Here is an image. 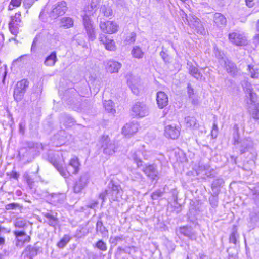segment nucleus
<instances>
[{"label": "nucleus", "instance_id": "nucleus-25", "mask_svg": "<svg viewBox=\"0 0 259 259\" xmlns=\"http://www.w3.org/2000/svg\"><path fill=\"white\" fill-rule=\"evenodd\" d=\"M143 153L140 150H137L131 152V156L134 160V162L136 163L137 167L141 168L143 166V161L141 160V155Z\"/></svg>", "mask_w": 259, "mask_h": 259}, {"label": "nucleus", "instance_id": "nucleus-36", "mask_svg": "<svg viewBox=\"0 0 259 259\" xmlns=\"http://www.w3.org/2000/svg\"><path fill=\"white\" fill-rule=\"evenodd\" d=\"M100 0H92L90 6H87L84 8V11L88 13L89 15L93 14L94 9L99 5Z\"/></svg>", "mask_w": 259, "mask_h": 259}, {"label": "nucleus", "instance_id": "nucleus-6", "mask_svg": "<svg viewBox=\"0 0 259 259\" xmlns=\"http://www.w3.org/2000/svg\"><path fill=\"white\" fill-rule=\"evenodd\" d=\"M28 85L29 81L25 79L16 83L14 90L13 96L17 102L22 100Z\"/></svg>", "mask_w": 259, "mask_h": 259}, {"label": "nucleus", "instance_id": "nucleus-32", "mask_svg": "<svg viewBox=\"0 0 259 259\" xmlns=\"http://www.w3.org/2000/svg\"><path fill=\"white\" fill-rule=\"evenodd\" d=\"M74 21L70 17H63L61 19L60 26L65 28H69L73 26Z\"/></svg>", "mask_w": 259, "mask_h": 259}, {"label": "nucleus", "instance_id": "nucleus-2", "mask_svg": "<svg viewBox=\"0 0 259 259\" xmlns=\"http://www.w3.org/2000/svg\"><path fill=\"white\" fill-rule=\"evenodd\" d=\"M246 96L247 98V104L248 106L249 111L252 114V117L256 120L259 119V104L256 103L257 100L256 94L250 88V84L247 85Z\"/></svg>", "mask_w": 259, "mask_h": 259}, {"label": "nucleus", "instance_id": "nucleus-56", "mask_svg": "<svg viewBox=\"0 0 259 259\" xmlns=\"http://www.w3.org/2000/svg\"><path fill=\"white\" fill-rule=\"evenodd\" d=\"M229 241L230 243L234 244L236 243L237 241V234L235 232H232L229 237Z\"/></svg>", "mask_w": 259, "mask_h": 259}, {"label": "nucleus", "instance_id": "nucleus-15", "mask_svg": "<svg viewBox=\"0 0 259 259\" xmlns=\"http://www.w3.org/2000/svg\"><path fill=\"white\" fill-rule=\"evenodd\" d=\"M88 181V176L87 175H83L80 176L78 181H77L73 187L74 192L76 193H79L85 187Z\"/></svg>", "mask_w": 259, "mask_h": 259}, {"label": "nucleus", "instance_id": "nucleus-42", "mask_svg": "<svg viewBox=\"0 0 259 259\" xmlns=\"http://www.w3.org/2000/svg\"><path fill=\"white\" fill-rule=\"evenodd\" d=\"M95 247L102 251H106L107 249L106 243L102 240L97 241L95 244Z\"/></svg>", "mask_w": 259, "mask_h": 259}, {"label": "nucleus", "instance_id": "nucleus-34", "mask_svg": "<svg viewBox=\"0 0 259 259\" xmlns=\"http://www.w3.org/2000/svg\"><path fill=\"white\" fill-rule=\"evenodd\" d=\"M96 230L97 232H100L103 236H107L108 234V230L104 226L102 222L98 220L96 223Z\"/></svg>", "mask_w": 259, "mask_h": 259}, {"label": "nucleus", "instance_id": "nucleus-61", "mask_svg": "<svg viewBox=\"0 0 259 259\" xmlns=\"http://www.w3.org/2000/svg\"><path fill=\"white\" fill-rule=\"evenodd\" d=\"M142 176L140 173H136L134 176H132V179L134 180H140L142 178Z\"/></svg>", "mask_w": 259, "mask_h": 259}, {"label": "nucleus", "instance_id": "nucleus-59", "mask_svg": "<svg viewBox=\"0 0 259 259\" xmlns=\"http://www.w3.org/2000/svg\"><path fill=\"white\" fill-rule=\"evenodd\" d=\"M18 206L15 203H10L6 206V209L7 210L14 209Z\"/></svg>", "mask_w": 259, "mask_h": 259}, {"label": "nucleus", "instance_id": "nucleus-14", "mask_svg": "<svg viewBox=\"0 0 259 259\" xmlns=\"http://www.w3.org/2000/svg\"><path fill=\"white\" fill-rule=\"evenodd\" d=\"M142 171L150 178L152 180L157 179L158 176V172L157 166L155 164H150L146 166H142Z\"/></svg>", "mask_w": 259, "mask_h": 259}, {"label": "nucleus", "instance_id": "nucleus-57", "mask_svg": "<svg viewBox=\"0 0 259 259\" xmlns=\"http://www.w3.org/2000/svg\"><path fill=\"white\" fill-rule=\"evenodd\" d=\"M25 179H26V181L27 183V184L30 186L33 183V181L32 179L31 178L30 176L28 174H25L24 175Z\"/></svg>", "mask_w": 259, "mask_h": 259}, {"label": "nucleus", "instance_id": "nucleus-10", "mask_svg": "<svg viewBox=\"0 0 259 259\" xmlns=\"http://www.w3.org/2000/svg\"><path fill=\"white\" fill-rule=\"evenodd\" d=\"M100 28L104 33L112 34L117 31L118 26L116 23L113 21H107L106 22H101Z\"/></svg>", "mask_w": 259, "mask_h": 259}, {"label": "nucleus", "instance_id": "nucleus-41", "mask_svg": "<svg viewBox=\"0 0 259 259\" xmlns=\"http://www.w3.org/2000/svg\"><path fill=\"white\" fill-rule=\"evenodd\" d=\"M100 11L106 17H109L112 14V10L109 7L103 5L100 8Z\"/></svg>", "mask_w": 259, "mask_h": 259}, {"label": "nucleus", "instance_id": "nucleus-9", "mask_svg": "<svg viewBox=\"0 0 259 259\" xmlns=\"http://www.w3.org/2000/svg\"><path fill=\"white\" fill-rule=\"evenodd\" d=\"M90 15L88 13H85L83 16V23L89 39L94 40L96 38V35Z\"/></svg>", "mask_w": 259, "mask_h": 259}, {"label": "nucleus", "instance_id": "nucleus-1", "mask_svg": "<svg viewBox=\"0 0 259 259\" xmlns=\"http://www.w3.org/2000/svg\"><path fill=\"white\" fill-rule=\"evenodd\" d=\"M123 191L120 186L111 181L108 185L107 188L100 194L99 198L102 200V203L105 202L107 196L110 200L118 201Z\"/></svg>", "mask_w": 259, "mask_h": 259}, {"label": "nucleus", "instance_id": "nucleus-60", "mask_svg": "<svg viewBox=\"0 0 259 259\" xmlns=\"http://www.w3.org/2000/svg\"><path fill=\"white\" fill-rule=\"evenodd\" d=\"M188 89V94L189 95V97H191V96L193 95V89L191 88L190 84L189 83L187 86Z\"/></svg>", "mask_w": 259, "mask_h": 259}, {"label": "nucleus", "instance_id": "nucleus-38", "mask_svg": "<svg viewBox=\"0 0 259 259\" xmlns=\"http://www.w3.org/2000/svg\"><path fill=\"white\" fill-rule=\"evenodd\" d=\"M103 105L105 110L108 112L112 114L115 112V109L113 108V102L111 100L105 101Z\"/></svg>", "mask_w": 259, "mask_h": 259}, {"label": "nucleus", "instance_id": "nucleus-63", "mask_svg": "<svg viewBox=\"0 0 259 259\" xmlns=\"http://www.w3.org/2000/svg\"><path fill=\"white\" fill-rule=\"evenodd\" d=\"M97 204H98V202L97 201H94L93 202H92L90 204H89L87 206H88V207H89V208L93 209L95 207L97 206Z\"/></svg>", "mask_w": 259, "mask_h": 259}, {"label": "nucleus", "instance_id": "nucleus-52", "mask_svg": "<svg viewBox=\"0 0 259 259\" xmlns=\"http://www.w3.org/2000/svg\"><path fill=\"white\" fill-rule=\"evenodd\" d=\"M218 131V127L217 123L216 121H214V122L213 124V126H212V129L211 133V136L213 138H214L217 137Z\"/></svg>", "mask_w": 259, "mask_h": 259}, {"label": "nucleus", "instance_id": "nucleus-45", "mask_svg": "<svg viewBox=\"0 0 259 259\" xmlns=\"http://www.w3.org/2000/svg\"><path fill=\"white\" fill-rule=\"evenodd\" d=\"M14 225L16 227L23 228L27 226V223L25 220L18 219L15 222Z\"/></svg>", "mask_w": 259, "mask_h": 259}, {"label": "nucleus", "instance_id": "nucleus-5", "mask_svg": "<svg viewBox=\"0 0 259 259\" xmlns=\"http://www.w3.org/2000/svg\"><path fill=\"white\" fill-rule=\"evenodd\" d=\"M100 143L104 154L112 155L116 152L117 147L115 142L111 141L108 136L103 135L100 139Z\"/></svg>", "mask_w": 259, "mask_h": 259}, {"label": "nucleus", "instance_id": "nucleus-37", "mask_svg": "<svg viewBox=\"0 0 259 259\" xmlns=\"http://www.w3.org/2000/svg\"><path fill=\"white\" fill-rule=\"evenodd\" d=\"M186 125L188 127L195 128L197 127L196 119L194 117H187L185 119Z\"/></svg>", "mask_w": 259, "mask_h": 259}, {"label": "nucleus", "instance_id": "nucleus-64", "mask_svg": "<svg viewBox=\"0 0 259 259\" xmlns=\"http://www.w3.org/2000/svg\"><path fill=\"white\" fill-rule=\"evenodd\" d=\"M254 41L256 44H259V34H256L253 37Z\"/></svg>", "mask_w": 259, "mask_h": 259}, {"label": "nucleus", "instance_id": "nucleus-33", "mask_svg": "<svg viewBox=\"0 0 259 259\" xmlns=\"http://www.w3.org/2000/svg\"><path fill=\"white\" fill-rule=\"evenodd\" d=\"M224 182L222 178H218L215 179L211 184V188L214 194L217 195L219 192L218 187L221 186Z\"/></svg>", "mask_w": 259, "mask_h": 259}, {"label": "nucleus", "instance_id": "nucleus-46", "mask_svg": "<svg viewBox=\"0 0 259 259\" xmlns=\"http://www.w3.org/2000/svg\"><path fill=\"white\" fill-rule=\"evenodd\" d=\"M136 35V33L132 32L128 36H126L125 42L126 44H133L135 41Z\"/></svg>", "mask_w": 259, "mask_h": 259}, {"label": "nucleus", "instance_id": "nucleus-53", "mask_svg": "<svg viewBox=\"0 0 259 259\" xmlns=\"http://www.w3.org/2000/svg\"><path fill=\"white\" fill-rule=\"evenodd\" d=\"M105 47L108 50H114L115 49V46L113 40L111 39L110 40L106 45H105Z\"/></svg>", "mask_w": 259, "mask_h": 259}, {"label": "nucleus", "instance_id": "nucleus-24", "mask_svg": "<svg viewBox=\"0 0 259 259\" xmlns=\"http://www.w3.org/2000/svg\"><path fill=\"white\" fill-rule=\"evenodd\" d=\"M230 41L236 46H242L243 37L241 34L233 32L229 35Z\"/></svg>", "mask_w": 259, "mask_h": 259}, {"label": "nucleus", "instance_id": "nucleus-39", "mask_svg": "<svg viewBox=\"0 0 259 259\" xmlns=\"http://www.w3.org/2000/svg\"><path fill=\"white\" fill-rule=\"evenodd\" d=\"M132 54L134 57L138 59L142 58L144 55V52L142 51L141 48L138 46L134 47L132 51Z\"/></svg>", "mask_w": 259, "mask_h": 259}, {"label": "nucleus", "instance_id": "nucleus-4", "mask_svg": "<svg viewBox=\"0 0 259 259\" xmlns=\"http://www.w3.org/2000/svg\"><path fill=\"white\" fill-rule=\"evenodd\" d=\"M132 115L136 118H143L150 113L149 106L144 102L138 101L132 107Z\"/></svg>", "mask_w": 259, "mask_h": 259}, {"label": "nucleus", "instance_id": "nucleus-35", "mask_svg": "<svg viewBox=\"0 0 259 259\" xmlns=\"http://www.w3.org/2000/svg\"><path fill=\"white\" fill-rule=\"evenodd\" d=\"M44 216L47 219L46 221L50 226L55 227L58 222V219L48 212H44Z\"/></svg>", "mask_w": 259, "mask_h": 259}, {"label": "nucleus", "instance_id": "nucleus-28", "mask_svg": "<svg viewBox=\"0 0 259 259\" xmlns=\"http://www.w3.org/2000/svg\"><path fill=\"white\" fill-rule=\"evenodd\" d=\"M250 190L252 194V198L256 204H259V184H256L255 186L247 187Z\"/></svg>", "mask_w": 259, "mask_h": 259}, {"label": "nucleus", "instance_id": "nucleus-3", "mask_svg": "<svg viewBox=\"0 0 259 259\" xmlns=\"http://www.w3.org/2000/svg\"><path fill=\"white\" fill-rule=\"evenodd\" d=\"M48 160L63 177L64 178L68 177V174L66 172L63 167L64 159L61 152H57L54 153L50 151L48 154Z\"/></svg>", "mask_w": 259, "mask_h": 259}, {"label": "nucleus", "instance_id": "nucleus-50", "mask_svg": "<svg viewBox=\"0 0 259 259\" xmlns=\"http://www.w3.org/2000/svg\"><path fill=\"white\" fill-rule=\"evenodd\" d=\"M22 0H11L9 6V10H12L14 7H19L21 4Z\"/></svg>", "mask_w": 259, "mask_h": 259}, {"label": "nucleus", "instance_id": "nucleus-58", "mask_svg": "<svg viewBox=\"0 0 259 259\" xmlns=\"http://www.w3.org/2000/svg\"><path fill=\"white\" fill-rule=\"evenodd\" d=\"M34 0H24V5L27 8H30L33 4Z\"/></svg>", "mask_w": 259, "mask_h": 259}, {"label": "nucleus", "instance_id": "nucleus-19", "mask_svg": "<svg viewBox=\"0 0 259 259\" xmlns=\"http://www.w3.org/2000/svg\"><path fill=\"white\" fill-rule=\"evenodd\" d=\"M156 100L158 107L161 109L166 106L168 103L167 95L162 91L157 92Z\"/></svg>", "mask_w": 259, "mask_h": 259}, {"label": "nucleus", "instance_id": "nucleus-30", "mask_svg": "<svg viewBox=\"0 0 259 259\" xmlns=\"http://www.w3.org/2000/svg\"><path fill=\"white\" fill-rule=\"evenodd\" d=\"M28 258L32 259L37 254V249L30 245L28 246L23 253Z\"/></svg>", "mask_w": 259, "mask_h": 259}, {"label": "nucleus", "instance_id": "nucleus-18", "mask_svg": "<svg viewBox=\"0 0 259 259\" xmlns=\"http://www.w3.org/2000/svg\"><path fill=\"white\" fill-rule=\"evenodd\" d=\"M138 130V125L136 123H128L122 128V133L126 136H130L136 133Z\"/></svg>", "mask_w": 259, "mask_h": 259}, {"label": "nucleus", "instance_id": "nucleus-47", "mask_svg": "<svg viewBox=\"0 0 259 259\" xmlns=\"http://www.w3.org/2000/svg\"><path fill=\"white\" fill-rule=\"evenodd\" d=\"M234 132L233 133V140H234V144L235 145H237L240 143V141L239 140L240 137L238 134V129L237 127H234Z\"/></svg>", "mask_w": 259, "mask_h": 259}, {"label": "nucleus", "instance_id": "nucleus-13", "mask_svg": "<svg viewBox=\"0 0 259 259\" xmlns=\"http://www.w3.org/2000/svg\"><path fill=\"white\" fill-rule=\"evenodd\" d=\"M179 231L182 235L188 237L191 240L197 239V234L193 228L190 226H184L179 228Z\"/></svg>", "mask_w": 259, "mask_h": 259}, {"label": "nucleus", "instance_id": "nucleus-29", "mask_svg": "<svg viewBox=\"0 0 259 259\" xmlns=\"http://www.w3.org/2000/svg\"><path fill=\"white\" fill-rule=\"evenodd\" d=\"M57 61V58L56 52L54 51L48 56L45 59L44 64L47 66H53Z\"/></svg>", "mask_w": 259, "mask_h": 259}, {"label": "nucleus", "instance_id": "nucleus-11", "mask_svg": "<svg viewBox=\"0 0 259 259\" xmlns=\"http://www.w3.org/2000/svg\"><path fill=\"white\" fill-rule=\"evenodd\" d=\"M180 127L176 124H169L165 126V136L172 139H177L180 134Z\"/></svg>", "mask_w": 259, "mask_h": 259}, {"label": "nucleus", "instance_id": "nucleus-8", "mask_svg": "<svg viewBox=\"0 0 259 259\" xmlns=\"http://www.w3.org/2000/svg\"><path fill=\"white\" fill-rule=\"evenodd\" d=\"M67 7L65 2H59L53 6V9L50 13V17L53 19H56L60 15H62L67 11Z\"/></svg>", "mask_w": 259, "mask_h": 259}, {"label": "nucleus", "instance_id": "nucleus-48", "mask_svg": "<svg viewBox=\"0 0 259 259\" xmlns=\"http://www.w3.org/2000/svg\"><path fill=\"white\" fill-rule=\"evenodd\" d=\"M124 252L128 254H133L137 252L138 248L135 246H128L122 249Z\"/></svg>", "mask_w": 259, "mask_h": 259}, {"label": "nucleus", "instance_id": "nucleus-43", "mask_svg": "<svg viewBox=\"0 0 259 259\" xmlns=\"http://www.w3.org/2000/svg\"><path fill=\"white\" fill-rule=\"evenodd\" d=\"M214 53L215 57L218 58L220 64L221 60H225L227 59L224 57V53L221 52L216 46L214 47Z\"/></svg>", "mask_w": 259, "mask_h": 259}, {"label": "nucleus", "instance_id": "nucleus-51", "mask_svg": "<svg viewBox=\"0 0 259 259\" xmlns=\"http://www.w3.org/2000/svg\"><path fill=\"white\" fill-rule=\"evenodd\" d=\"M20 17V13H16L15 16L12 17L11 21L10 22H13L14 24L18 25V23L21 22Z\"/></svg>", "mask_w": 259, "mask_h": 259}, {"label": "nucleus", "instance_id": "nucleus-62", "mask_svg": "<svg viewBox=\"0 0 259 259\" xmlns=\"http://www.w3.org/2000/svg\"><path fill=\"white\" fill-rule=\"evenodd\" d=\"M246 5L250 8L254 6V0H245Z\"/></svg>", "mask_w": 259, "mask_h": 259}, {"label": "nucleus", "instance_id": "nucleus-26", "mask_svg": "<svg viewBox=\"0 0 259 259\" xmlns=\"http://www.w3.org/2000/svg\"><path fill=\"white\" fill-rule=\"evenodd\" d=\"M257 154L256 152L251 148L250 150H244V156L247 159H249L250 164L253 165L255 163V160L256 158Z\"/></svg>", "mask_w": 259, "mask_h": 259}, {"label": "nucleus", "instance_id": "nucleus-54", "mask_svg": "<svg viewBox=\"0 0 259 259\" xmlns=\"http://www.w3.org/2000/svg\"><path fill=\"white\" fill-rule=\"evenodd\" d=\"M99 40L100 42H101L103 44L106 45L110 40H111V39H110L108 38L107 36H106L105 34H101L99 36Z\"/></svg>", "mask_w": 259, "mask_h": 259}, {"label": "nucleus", "instance_id": "nucleus-49", "mask_svg": "<svg viewBox=\"0 0 259 259\" xmlns=\"http://www.w3.org/2000/svg\"><path fill=\"white\" fill-rule=\"evenodd\" d=\"M217 195L215 194V195H212L209 198L210 204L213 207H215L218 205V198Z\"/></svg>", "mask_w": 259, "mask_h": 259}, {"label": "nucleus", "instance_id": "nucleus-55", "mask_svg": "<svg viewBox=\"0 0 259 259\" xmlns=\"http://www.w3.org/2000/svg\"><path fill=\"white\" fill-rule=\"evenodd\" d=\"M162 192L160 190H156L152 193V199L156 200L158 199V197H161L162 195Z\"/></svg>", "mask_w": 259, "mask_h": 259}, {"label": "nucleus", "instance_id": "nucleus-31", "mask_svg": "<svg viewBox=\"0 0 259 259\" xmlns=\"http://www.w3.org/2000/svg\"><path fill=\"white\" fill-rule=\"evenodd\" d=\"M250 227L254 228L259 227V211L257 213L252 212L250 217Z\"/></svg>", "mask_w": 259, "mask_h": 259}, {"label": "nucleus", "instance_id": "nucleus-40", "mask_svg": "<svg viewBox=\"0 0 259 259\" xmlns=\"http://www.w3.org/2000/svg\"><path fill=\"white\" fill-rule=\"evenodd\" d=\"M71 237L68 235H65L61 240L58 243V246L59 248H63L69 242Z\"/></svg>", "mask_w": 259, "mask_h": 259}, {"label": "nucleus", "instance_id": "nucleus-22", "mask_svg": "<svg viewBox=\"0 0 259 259\" xmlns=\"http://www.w3.org/2000/svg\"><path fill=\"white\" fill-rule=\"evenodd\" d=\"M65 199L66 195L64 193H53L51 195L50 200L55 205L63 203Z\"/></svg>", "mask_w": 259, "mask_h": 259}, {"label": "nucleus", "instance_id": "nucleus-27", "mask_svg": "<svg viewBox=\"0 0 259 259\" xmlns=\"http://www.w3.org/2000/svg\"><path fill=\"white\" fill-rule=\"evenodd\" d=\"M245 74L252 78H257L259 77L258 69L254 65H248Z\"/></svg>", "mask_w": 259, "mask_h": 259}, {"label": "nucleus", "instance_id": "nucleus-17", "mask_svg": "<svg viewBox=\"0 0 259 259\" xmlns=\"http://www.w3.org/2000/svg\"><path fill=\"white\" fill-rule=\"evenodd\" d=\"M186 68L188 70L189 74L193 77L199 80L202 79L203 77L202 74L199 71L198 69L193 65L191 62H187Z\"/></svg>", "mask_w": 259, "mask_h": 259}, {"label": "nucleus", "instance_id": "nucleus-23", "mask_svg": "<svg viewBox=\"0 0 259 259\" xmlns=\"http://www.w3.org/2000/svg\"><path fill=\"white\" fill-rule=\"evenodd\" d=\"M213 22L219 27H223L226 26L227 20L225 17L220 13H215L213 14Z\"/></svg>", "mask_w": 259, "mask_h": 259}, {"label": "nucleus", "instance_id": "nucleus-12", "mask_svg": "<svg viewBox=\"0 0 259 259\" xmlns=\"http://www.w3.org/2000/svg\"><path fill=\"white\" fill-rule=\"evenodd\" d=\"M80 163L79 162L78 159L74 157L70 160L68 165L66 166L65 169L66 172L68 174V176L71 174H76L78 172L79 170Z\"/></svg>", "mask_w": 259, "mask_h": 259}, {"label": "nucleus", "instance_id": "nucleus-44", "mask_svg": "<svg viewBox=\"0 0 259 259\" xmlns=\"http://www.w3.org/2000/svg\"><path fill=\"white\" fill-rule=\"evenodd\" d=\"M18 25L14 24L13 22H10L9 24V30L11 33L13 35H16L18 33Z\"/></svg>", "mask_w": 259, "mask_h": 259}, {"label": "nucleus", "instance_id": "nucleus-7", "mask_svg": "<svg viewBox=\"0 0 259 259\" xmlns=\"http://www.w3.org/2000/svg\"><path fill=\"white\" fill-rule=\"evenodd\" d=\"M187 20L189 26L194 29L197 33L201 34L205 33V29L202 23L199 19L195 16L190 14L187 16Z\"/></svg>", "mask_w": 259, "mask_h": 259}, {"label": "nucleus", "instance_id": "nucleus-20", "mask_svg": "<svg viewBox=\"0 0 259 259\" xmlns=\"http://www.w3.org/2000/svg\"><path fill=\"white\" fill-rule=\"evenodd\" d=\"M220 65L226 68V71L232 75L235 74L236 67L235 64L227 59L221 60Z\"/></svg>", "mask_w": 259, "mask_h": 259}, {"label": "nucleus", "instance_id": "nucleus-16", "mask_svg": "<svg viewBox=\"0 0 259 259\" xmlns=\"http://www.w3.org/2000/svg\"><path fill=\"white\" fill-rule=\"evenodd\" d=\"M13 233L17 238V245H18L19 243L23 244L30 241V236L27 235L24 231H14Z\"/></svg>", "mask_w": 259, "mask_h": 259}, {"label": "nucleus", "instance_id": "nucleus-21", "mask_svg": "<svg viewBox=\"0 0 259 259\" xmlns=\"http://www.w3.org/2000/svg\"><path fill=\"white\" fill-rule=\"evenodd\" d=\"M121 64L114 60L108 61L106 64V69L111 73L118 72Z\"/></svg>", "mask_w": 259, "mask_h": 259}]
</instances>
